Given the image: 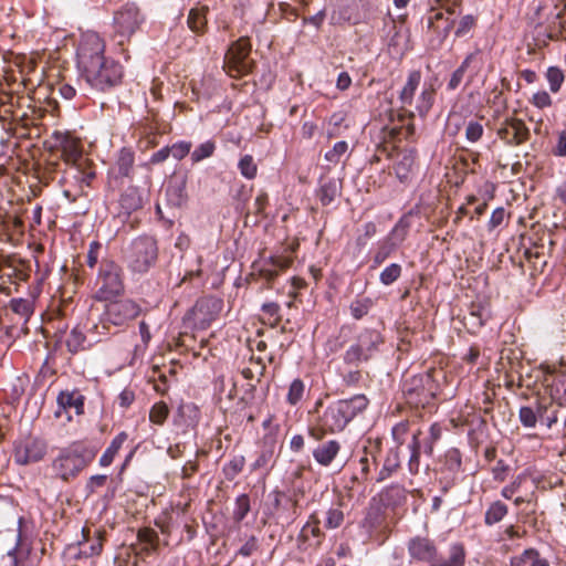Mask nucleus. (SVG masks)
<instances>
[{"label":"nucleus","instance_id":"f257e3e1","mask_svg":"<svg viewBox=\"0 0 566 566\" xmlns=\"http://www.w3.org/2000/svg\"><path fill=\"white\" fill-rule=\"evenodd\" d=\"M105 44L95 32L83 34L77 49V67L85 82L97 91H108L122 82L123 67L104 55Z\"/></svg>","mask_w":566,"mask_h":566},{"label":"nucleus","instance_id":"f03ea898","mask_svg":"<svg viewBox=\"0 0 566 566\" xmlns=\"http://www.w3.org/2000/svg\"><path fill=\"white\" fill-rule=\"evenodd\" d=\"M369 400L365 395H355L348 399H339L329 403L318 419L317 427H311L308 434L321 441L326 433H336L368 407Z\"/></svg>","mask_w":566,"mask_h":566},{"label":"nucleus","instance_id":"7ed1b4c3","mask_svg":"<svg viewBox=\"0 0 566 566\" xmlns=\"http://www.w3.org/2000/svg\"><path fill=\"white\" fill-rule=\"evenodd\" d=\"M97 449L83 442H73L60 450L52 461L55 476L64 482L75 479L96 457Z\"/></svg>","mask_w":566,"mask_h":566},{"label":"nucleus","instance_id":"20e7f679","mask_svg":"<svg viewBox=\"0 0 566 566\" xmlns=\"http://www.w3.org/2000/svg\"><path fill=\"white\" fill-rule=\"evenodd\" d=\"M107 302L98 317V322L92 327V332L97 335L115 334L142 313L140 305L130 298L111 300Z\"/></svg>","mask_w":566,"mask_h":566},{"label":"nucleus","instance_id":"39448f33","mask_svg":"<svg viewBox=\"0 0 566 566\" xmlns=\"http://www.w3.org/2000/svg\"><path fill=\"white\" fill-rule=\"evenodd\" d=\"M55 138L62 149V157L70 165L67 175L76 181L90 186L95 178V171L91 168L88 160L83 157L80 142L67 134L56 133Z\"/></svg>","mask_w":566,"mask_h":566},{"label":"nucleus","instance_id":"423d86ee","mask_svg":"<svg viewBox=\"0 0 566 566\" xmlns=\"http://www.w3.org/2000/svg\"><path fill=\"white\" fill-rule=\"evenodd\" d=\"M94 289V298L97 301H111L120 296L125 291L123 269L114 261H102Z\"/></svg>","mask_w":566,"mask_h":566},{"label":"nucleus","instance_id":"0eeeda50","mask_svg":"<svg viewBox=\"0 0 566 566\" xmlns=\"http://www.w3.org/2000/svg\"><path fill=\"white\" fill-rule=\"evenodd\" d=\"M157 258V241L149 235L134 239L125 251L128 269L138 274L147 273L155 265Z\"/></svg>","mask_w":566,"mask_h":566},{"label":"nucleus","instance_id":"6e6552de","mask_svg":"<svg viewBox=\"0 0 566 566\" xmlns=\"http://www.w3.org/2000/svg\"><path fill=\"white\" fill-rule=\"evenodd\" d=\"M382 343L384 338L378 331L366 328L358 334L356 342L344 353L343 361L349 366H358L360 363L368 361Z\"/></svg>","mask_w":566,"mask_h":566},{"label":"nucleus","instance_id":"1a4fd4ad","mask_svg":"<svg viewBox=\"0 0 566 566\" xmlns=\"http://www.w3.org/2000/svg\"><path fill=\"white\" fill-rule=\"evenodd\" d=\"M402 392L407 402L416 408L427 407L437 395L432 371L410 377L403 382Z\"/></svg>","mask_w":566,"mask_h":566},{"label":"nucleus","instance_id":"9d476101","mask_svg":"<svg viewBox=\"0 0 566 566\" xmlns=\"http://www.w3.org/2000/svg\"><path fill=\"white\" fill-rule=\"evenodd\" d=\"M251 43L248 38H240L229 48L224 56V67L230 76L238 77L249 74L253 67L250 60Z\"/></svg>","mask_w":566,"mask_h":566},{"label":"nucleus","instance_id":"9b49d317","mask_svg":"<svg viewBox=\"0 0 566 566\" xmlns=\"http://www.w3.org/2000/svg\"><path fill=\"white\" fill-rule=\"evenodd\" d=\"M145 22V15L135 3H126L114 13L113 25L118 43L129 40L140 25Z\"/></svg>","mask_w":566,"mask_h":566},{"label":"nucleus","instance_id":"f8f14e48","mask_svg":"<svg viewBox=\"0 0 566 566\" xmlns=\"http://www.w3.org/2000/svg\"><path fill=\"white\" fill-rule=\"evenodd\" d=\"M485 64V55L481 49H475L468 54L461 65L451 74L448 82V90L454 91L463 81L464 74L469 72V82H472L480 74Z\"/></svg>","mask_w":566,"mask_h":566},{"label":"nucleus","instance_id":"ddd939ff","mask_svg":"<svg viewBox=\"0 0 566 566\" xmlns=\"http://www.w3.org/2000/svg\"><path fill=\"white\" fill-rule=\"evenodd\" d=\"M497 136L509 146H518L528 140L531 133L521 118H506L497 129Z\"/></svg>","mask_w":566,"mask_h":566},{"label":"nucleus","instance_id":"4468645a","mask_svg":"<svg viewBox=\"0 0 566 566\" xmlns=\"http://www.w3.org/2000/svg\"><path fill=\"white\" fill-rule=\"evenodd\" d=\"M46 450L45 441L38 438H28L15 447L14 459L22 465L38 462L44 458Z\"/></svg>","mask_w":566,"mask_h":566},{"label":"nucleus","instance_id":"2eb2a0df","mask_svg":"<svg viewBox=\"0 0 566 566\" xmlns=\"http://www.w3.org/2000/svg\"><path fill=\"white\" fill-rule=\"evenodd\" d=\"M422 75L419 70H413L408 73L406 83L399 92L398 101L400 104V108L406 112L409 118L415 117V112L410 111L409 107L412 106L416 92L420 85Z\"/></svg>","mask_w":566,"mask_h":566},{"label":"nucleus","instance_id":"dca6fc26","mask_svg":"<svg viewBox=\"0 0 566 566\" xmlns=\"http://www.w3.org/2000/svg\"><path fill=\"white\" fill-rule=\"evenodd\" d=\"M408 552L413 559L434 564L438 557V551L433 542L427 537L416 536L408 543Z\"/></svg>","mask_w":566,"mask_h":566},{"label":"nucleus","instance_id":"f3484780","mask_svg":"<svg viewBox=\"0 0 566 566\" xmlns=\"http://www.w3.org/2000/svg\"><path fill=\"white\" fill-rule=\"evenodd\" d=\"M388 53L394 57H402L409 50V31L391 23L387 40Z\"/></svg>","mask_w":566,"mask_h":566},{"label":"nucleus","instance_id":"a211bd4d","mask_svg":"<svg viewBox=\"0 0 566 566\" xmlns=\"http://www.w3.org/2000/svg\"><path fill=\"white\" fill-rule=\"evenodd\" d=\"M453 13V10L432 11L428 18V29L438 35L439 43L447 39L454 27V19L451 17Z\"/></svg>","mask_w":566,"mask_h":566},{"label":"nucleus","instance_id":"6ab92c4d","mask_svg":"<svg viewBox=\"0 0 566 566\" xmlns=\"http://www.w3.org/2000/svg\"><path fill=\"white\" fill-rule=\"evenodd\" d=\"M275 446H276V437L272 433L265 434L263 438L262 449H261L256 460L251 465L253 471H258V470L269 471L273 467L274 457H275Z\"/></svg>","mask_w":566,"mask_h":566},{"label":"nucleus","instance_id":"aec40b11","mask_svg":"<svg viewBox=\"0 0 566 566\" xmlns=\"http://www.w3.org/2000/svg\"><path fill=\"white\" fill-rule=\"evenodd\" d=\"M342 193V181L336 178H322L316 196L323 206L331 205Z\"/></svg>","mask_w":566,"mask_h":566},{"label":"nucleus","instance_id":"412c9836","mask_svg":"<svg viewBox=\"0 0 566 566\" xmlns=\"http://www.w3.org/2000/svg\"><path fill=\"white\" fill-rule=\"evenodd\" d=\"M339 451L340 443L337 440H328L313 450V458L319 465L329 467Z\"/></svg>","mask_w":566,"mask_h":566},{"label":"nucleus","instance_id":"4be33fe9","mask_svg":"<svg viewBox=\"0 0 566 566\" xmlns=\"http://www.w3.org/2000/svg\"><path fill=\"white\" fill-rule=\"evenodd\" d=\"M436 99V90L432 84L424 83L416 99L415 112L424 118L432 108Z\"/></svg>","mask_w":566,"mask_h":566},{"label":"nucleus","instance_id":"5701e85b","mask_svg":"<svg viewBox=\"0 0 566 566\" xmlns=\"http://www.w3.org/2000/svg\"><path fill=\"white\" fill-rule=\"evenodd\" d=\"M57 405L60 409H75L77 415L83 413L84 396L78 390L61 391L57 396Z\"/></svg>","mask_w":566,"mask_h":566},{"label":"nucleus","instance_id":"b1692460","mask_svg":"<svg viewBox=\"0 0 566 566\" xmlns=\"http://www.w3.org/2000/svg\"><path fill=\"white\" fill-rule=\"evenodd\" d=\"M421 434L422 431L419 428H417L415 431H412V438L410 443L408 444V449L410 451V458L408 460V470L412 475L418 474L420 470V453L422 451L420 442Z\"/></svg>","mask_w":566,"mask_h":566},{"label":"nucleus","instance_id":"393cba45","mask_svg":"<svg viewBox=\"0 0 566 566\" xmlns=\"http://www.w3.org/2000/svg\"><path fill=\"white\" fill-rule=\"evenodd\" d=\"M416 156L413 151H405L399 156V159L394 166L397 178L405 182L409 179L412 167L415 165Z\"/></svg>","mask_w":566,"mask_h":566},{"label":"nucleus","instance_id":"a878e982","mask_svg":"<svg viewBox=\"0 0 566 566\" xmlns=\"http://www.w3.org/2000/svg\"><path fill=\"white\" fill-rule=\"evenodd\" d=\"M311 537L316 539V546H318L324 538V533L319 528V520L314 514L310 516L308 522L302 527L298 534V541L308 542Z\"/></svg>","mask_w":566,"mask_h":566},{"label":"nucleus","instance_id":"bb28decb","mask_svg":"<svg viewBox=\"0 0 566 566\" xmlns=\"http://www.w3.org/2000/svg\"><path fill=\"white\" fill-rule=\"evenodd\" d=\"M465 560V551L462 544L454 543L450 546L449 557L443 559L437 557L432 566H463Z\"/></svg>","mask_w":566,"mask_h":566},{"label":"nucleus","instance_id":"cd10ccee","mask_svg":"<svg viewBox=\"0 0 566 566\" xmlns=\"http://www.w3.org/2000/svg\"><path fill=\"white\" fill-rule=\"evenodd\" d=\"M400 467V451L398 448H391L379 471L377 481H384L392 475Z\"/></svg>","mask_w":566,"mask_h":566},{"label":"nucleus","instance_id":"c85d7f7f","mask_svg":"<svg viewBox=\"0 0 566 566\" xmlns=\"http://www.w3.org/2000/svg\"><path fill=\"white\" fill-rule=\"evenodd\" d=\"M548 38L554 40L558 38H566V9L563 7L558 10L548 25Z\"/></svg>","mask_w":566,"mask_h":566},{"label":"nucleus","instance_id":"c756f323","mask_svg":"<svg viewBox=\"0 0 566 566\" xmlns=\"http://www.w3.org/2000/svg\"><path fill=\"white\" fill-rule=\"evenodd\" d=\"M128 436L125 431L119 432L109 443L107 449L104 451L102 457L99 458L101 467H108L112 464L115 455L118 453L119 449L127 440Z\"/></svg>","mask_w":566,"mask_h":566},{"label":"nucleus","instance_id":"7c9ffc66","mask_svg":"<svg viewBox=\"0 0 566 566\" xmlns=\"http://www.w3.org/2000/svg\"><path fill=\"white\" fill-rule=\"evenodd\" d=\"M138 541L145 545L144 551L146 554H156L159 548V536L151 528H140L137 534Z\"/></svg>","mask_w":566,"mask_h":566},{"label":"nucleus","instance_id":"2f4dec72","mask_svg":"<svg viewBox=\"0 0 566 566\" xmlns=\"http://www.w3.org/2000/svg\"><path fill=\"white\" fill-rule=\"evenodd\" d=\"M134 166V153L128 148H122L116 160L118 176L129 177Z\"/></svg>","mask_w":566,"mask_h":566},{"label":"nucleus","instance_id":"473e14b6","mask_svg":"<svg viewBox=\"0 0 566 566\" xmlns=\"http://www.w3.org/2000/svg\"><path fill=\"white\" fill-rule=\"evenodd\" d=\"M509 509L506 504L501 501L493 502L486 510L484 515V523L489 526L501 522L507 514Z\"/></svg>","mask_w":566,"mask_h":566},{"label":"nucleus","instance_id":"72a5a7b5","mask_svg":"<svg viewBox=\"0 0 566 566\" xmlns=\"http://www.w3.org/2000/svg\"><path fill=\"white\" fill-rule=\"evenodd\" d=\"M441 433V427L438 423H432L429 428L428 434L423 438L422 434L420 436L421 450L427 455H432L434 444L440 440Z\"/></svg>","mask_w":566,"mask_h":566},{"label":"nucleus","instance_id":"f704fd0d","mask_svg":"<svg viewBox=\"0 0 566 566\" xmlns=\"http://www.w3.org/2000/svg\"><path fill=\"white\" fill-rule=\"evenodd\" d=\"M512 566H549V564L536 551L526 549L518 558L513 559Z\"/></svg>","mask_w":566,"mask_h":566},{"label":"nucleus","instance_id":"c9c22d12","mask_svg":"<svg viewBox=\"0 0 566 566\" xmlns=\"http://www.w3.org/2000/svg\"><path fill=\"white\" fill-rule=\"evenodd\" d=\"M545 78L547 81L549 91L556 94L560 91L565 82V72L558 66H549L545 72Z\"/></svg>","mask_w":566,"mask_h":566},{"label":"nucleus","instance_id":"e433bc0d","mask_svg":"<svg viewBox=\"0 0 566 566\" xmlns=\"http://www.w3.org/2000/svg\"><path fill=\"white\" fill-rule=\"evenodd\" d=\"M188 27L196 33H202L207 24L206 8H193L189 11Z\"/></svg>","mask_w":566,"mask_h":566},{"label":"nucleus","instance_id":"4c0bfd02","mask_svg":"<svg viewBox=\"0 0 566 566\" xmlns=\"http://www.w3.org/2000/svg\"><path fill=\"white\" fill-rule=\"evenodd\" d=\"M86 337L78 328H73L66 338V347L69 352L75 354L84 350Z\"/></svg>","mask_w":566,"mask_h":566},{"label":"nucleus","instance_id":"58836bf2","mask_svg":"<svg viewBox=\"0 0 566 566\" xmlns=\"http://www.w3.org/2000/svg\"><path fill=\"white\" fill-rule=\"evenodd\" d=\"M249 367H245L242 369L241 374L243 378L248 380H252L255 377H258V381H260V378L264 375L265 371V364L261 358H251Z\"/></svg>","mask_w":566,"mask_h":566},{"label":"nucleus","instance_id":"ea45409f","mask_svg":"<svg viewBox=\"0 0 566 566\" xmlns=\"http://www.w3.org/2000/svg\"><path fill=\"white\" fill-rule=\"evenodd\" d=\"M10 308L25 321L33 314V304L25 298H12L10 301Z\"/></svg>","mask_w":566,"mask_h":566},{"label":"nucleus","instance_id":"a19ab883","mask_svg":"<svg viewBox=\"0 0 566 566\" xmlns=\"http://www.w3.org/2000/svg\"><path fill=\"white\" fill-rule=\"evenodd\" d=\"M214 150L216 143L212 140H207L197 146L196 149L191 153V160L193 164L200 163L203 159L211 157L214 154Z\"/></svg>","mask_w":566,"mask_h":566},{"label":"nucleus","instance_id":"79ce46f5","mask_svg":"<svg viewBox=\"0 0 566 566\" xmlns=\"http://www.w3.org/2000/svg\"><path fill=\"white\" fill-rule=\"evenodd\" d=\"M411 422L409 420H402L396 423L391 429V437L396 442V447L400 449V447L405 443L407 436L410 432Z\"/></svg>","mask_w":566,"mask_h":566},{"label":"nucleus","instance_id":"37998d69","mask_svg":"<svg viewBox=\"0 0 566 566\" xmlns=\"http://www.w3.org/2000/svg\"><path fill=\"white\" fill-rule=\"evenodd\" d=\"M238 168L240 174L249 180L254 179L258 172V166L251 155H244L239 160Z\"/></svg>","mask_w":566,"mask_h":566},{"label":"nucleus","instance_id":"c03bdc74","mask_svg":"<svg viewBox=\"0 0 566 566\" xmlns=\"http://www.w3.org/2000/svg\"><path fill=\"white\" fill-rule=\"evenodd\" d=\"M304 391H305L304 382L300 378L294 379L289 387V391H287V396H286L287 402L292 406L297 405L302 400V398L304 396Z\"/></svg>","mask_w":566,"mask_h":566},{"label":"nucleus","instance_id":"a18cd8bd","mask_svg":"<svg viewBox=\"0 0 566 566\" xmlns=\"http://www.w3.org/2000/svg\"><path fill=\"white\" fill-rule=\"evenodd\" d=\"M348 144L345 140L337 142L332 149L325 153L324 158L331 164L337 165L348 151Z\"/></svg>","mask_w":566,"mask_h":566},{"label":"nucleus","instance_id":"49530a36","mask_svg":"<svg viewBox=\"0 0 566 566\" xmlns=\"http://www.w3.org/2000/svg\"><path fill=\"white\" fill-rule=\"evenodd\" d=\"M401 265L398 263H391L386 266L379 275V281L384 285H391L396 282L401 275Z\"/></svg>","mask_w":566,"mask_h":566},{"label":"nucleus","instance_id":"de8ad7c7","mask_svg":"<svg viewBox=\"0 0 566 566\" xmlns=\"http://www.w3.org/2000/svg\"><path fill=\"white\" fill-rule=\"evenodd\" d=\"M345 122V114L343 112H337L332 114L328 119V128H327V137L336 138L342 135V126Z\"/></svg>","mask_w":566,"mask_h":566},{"label":"nucleus","instance_id":"09e8293b","mask_svg":"<svg viewBox=\"0 0 566 566\" xmlns=\"http://www.w3.org/2000/svg\"><path fill=\"white\" fill-rule=\"evenodd\" d=\"M169 415L167 405L163 401L156 402L149 411V420L158 426L164 424Z\"/></svg>","mask_w":566,"mask_h":566},{"label":"nucleus","instance_id":"8fccbe9b","mask_svg":"<svg viewBox=\"0 0 566 566\" xmlns=\"http://www.w3.org/2000/svg\"><path fill=\"white\" fill-rule=\"evenodd\" d=\"M344 512L338 507H331L326 512L325 527L328 530L338 528L344 523Z\"/></svg>","mask_w":566,"mask_h":566},{"label":"nucleus","instance_id":"3c124183","mask_svg":"<svg viewBox=\"0 0 566 566\" xmlns=\"http://www.w3.org/2000/svg\"><path fill=\"white\" fill-rule=\"evenodd\" d=\"M244 464L245 459L243 455L233 457L223 469L227 479H234L243 470Z\"/></svg>","mask_w":566,"mask_h":566},{"label":"nucleus","instance_id":"603ef678","mask_svg":"<svg viewBox=\"0 0 566 566\" xmlns=\"http://www.w3.org/2000/svg\"><path fill=\"white\" fill-rule=\"evenodd\" d=\"M250 511V500L247 494H242L235 500V507L233 510V518L241 522Z\"/></svg>","mask_w":566,"mask_h":566},{"label":"nucleus","instance_id":"864d4df0","mask_svg":"<svg viewBox=\"0 0 566 566\" xmlns=\"http://www.w3.org/2000/svg\"><path fill=\"white\" fill-rule=\"evenodd\" d=\"M530 103L538 109H544L553 105V98L548 92L541 90L532 95Z\"/></svg>","mask_w":566,"mask_h":566},{"label":"nucleus","instance_id":"5fc2aeb1","mask_svg":"<svg viewBox=\"0 0 566 566\" xmlns=\"http://www.w3.org/2000/svg\"><path fill=\"white\" fill-rule=\"evenodd\" d=\"M476 23V18L472 14H467L462 17L458 23V27L454 31L457 38L465 36Z\"/></svg>","mask_w":566,"mask_h":566},{"label":"nucleus","instance_id":"6e6d98bb","mask_svg":"<svg viewBox=\"0 0 566 566\" xmlns=\"http://www.w3.org/2000/svg\"><path fill=\"white\" fill-rule=\"evenodd\" d=\"M371 301L369 298L357 300L350 304V314L354 318L360 319L369 312Z\"/></svg>","mask_w":566,"mask_h":566},{"label":"nucleus","instance_id":"4d7b16f0","mask_svg":"<svg viewBox=\"0 0 566 566\" xmlns=\"http://www.w3.org/2000/svg\"><path fill=\"white\" fill-rule=\"evenodd\" d=\"M518 418L521 423L526 428H534L536 426L537 416L531 407H521Z\"/></svg>","mask_w":566,"mask_h":566},{"label":"nucleus","instance_id":"13d9d810","mask_svg":"<svg viewBox=\"0 0 566 566\" xmlns=\"http://www.w3.org/2000/svg\"><path fill=\"white\" fill-rule=\"evenodd\" d=\"M107 479L106 474L92 475L85 485L87 495L94 494L98 489L103 488L106 484Z\"/></svg>","mask_w":566,"mask_h":566},{"label":"nucleus","instance_id":"bf43d9fd","mask_svg":"<svg viewBox=\"0 0 566 566\" xmlns=\"http://www.w3.org/2000/svg\"><path fill=\"white\" fill-rule=\"evenodd\" d=\"M287 266V263L282 260H276L273 262V268L268 269L264 268L260 271L262 277H264L268 282H272L279 275V270H283Z\"/></svg>","mask_w":566,"mask_h":566},{"label":"nucleus","instance_id":"052dcab7","mask_svg":"<svg viewBox=\"0 0 566 566\" xmlns=\"http://www.w3.org/2000/svg\"><path fill=\"white\" fill-rule=\"evenodd\" d=\"M483 135V126L479 122H469L465 128V137L471 143H476Z\"/></svg>","mask_w":566,"mask_h":566},{"label":"nucleus","instance_id":"680f3d73","mask_svg":"<svg viewBox=\"0 0 566 566\" xmlns=\"http://www.w3.org/2000/svg\"><path fill=\"white\" fill-rule=\"evenodd\" d=\"M169 149H170V155L175 159L181 160L182 158H185L190 153L191 143H189V142H178V143L174 144L171 147H169Z\"/></svg>","mask_w":566,"mask_h":566},{"label":"nucleus","instance_id":"e2e57ef3","mask_svg":"<svg viewBox=\"0 0 566 566\" xmlns=\"http://www.w3.org/2000/svg\"><path fill=\"white\" fill-rule=\"evenodd\" d=\"M259 548V541L254 535H251L247 542L240 547L238 551V555L243 557H250L253 555Z\"/></svg>","mask_w":566,"mask_h":566},{"label":"nucleus","instance_id":"0e129e2a","mask_svg":"<svg viewBox=\"0 0 566 566\" xmlns=\"http://www.w3.org/2000/svg\"><path fill=\"white\" fill-rule=\"evenodd\" d=\"M209 302L208 301H200L198 302L193 307V315L196 319H198L202 327H206L210 324L211 321L214 319L213 315H210L209 317L200 318L199 315L203 314L205 310H209Z\"/></svg>","mask_w":566,"mask_h":566},{"label":"nucleus","instance_id":"69168bd1","mask_svg":"<svg viewBox=\"0 0 566 566\" xmlns=\"http://www.w3.org/2000/svg\"><path fill=\"white\" fill-rule=\"evenodd\" d=\"M376 233V224L374 222H367L363 226V233L357 237V244L365 247L370 238Z\"/></svg>","mask_w":566,"mask_h":566},{"label":"nucleus","instance_id":"338daca9","mask_svg":"<svg viewBox=\"0 0 566 566\" xmlns=\"http://www.w3.org/2000/svg\"><path fill=\"white\" fill-rule=\"evenodd\" d=\"M345 339L342 338V335H337V336H332L329 337L326 343H325V350L328 355L331 354H335L337 352H339L344 345H345Z\"/></svg>","mask_w":566,"mask_h":566},{"label":"nucleus","instance_id":"774afa93","mask_svg":"<svg viewBox=\"0 0 566 566\" xmlns=\"http://www.w3.org/2000/svg\"><path fill=\"white\" fill-rule=\"evenodd\" d=\"M99 249H101L99 242L93 241L90 243V248H88L87 256H86V263L91 269H93L98 261Z\"/></svg>","mask_w":566,"mask_h":566}]
</instances>
